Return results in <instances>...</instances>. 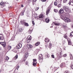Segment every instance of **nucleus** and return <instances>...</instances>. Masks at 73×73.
<instances>
[{
  "label": "nucleus",
  "mask_w": 73,
  "mask_h": 73,
  "mask_svg": "<svg viewBox=\"0 0 73 73\" xmlns=\"http://www.w3.org/2000/svg\"><path fill=\"white\" fill-rule=\"evenodd\" d=\"M67 1H68V0H63V2L64 3H66Z\"/></svg>",
  "instance_id": "nucleus-41"
},
{
  "label": "nucleus",
  "mask_w": 73,
  "mask_h": 73,
  "mask_svg": "<svg viewBox=\"0 0 73 73\" xmlns=\"http://www.w3.org/2000/svg\"><path fill=\"white\" fill-rule=\"evenodd\" d=\"M1 44L3 46L4 48L5 47V46H6V43L5 42H1Z\"/></svg>",
  "instance_id": "nucleus-6"
},
{
  "label": "nucleus",
  "mask_w": 73,
  "mask_h": 73,
  "mask_svg": "<svg viewBox=\"0 0 73 73\" xmlns=\"http://www.w3.org/2000/svg\"><path fill=\"white\" fill-rule=\"evenodd\" d=\"M15 58H16V59H17V58H18V55H16L15 57Z\"/></svg>",
  "instance_id": "nucleus-45"
},
{
  "label": "nucleus",
  "mask_w": 73,
  "mask_h": 73,
  "mask_svg": "<svg viewBox=\"0 0 73 73\" xmlns=\"http://www.w3.org/2000/svg\"><path fill=\"white\" fill-rule=\"evenodd\" d=\"M45 42H49V39H48L47 38H45Z\"/></svg>",
  "instance_id": "nucleus-17"
},
{
  "label": "nucleus",
  "mask_w": 73,
  "mask_h": 73,
  "mask_svg": "<svg viewBox=\"0 0 73 73\" xmlns=\"http://www.w3.org/2000/svg\"><path fill=\"white\" fill-rule=\"evenodd\" d=\"M45 20L46 23H49V19L48 18H46Z\"/></svg>",
  "instance_id": "nucleus-22"
},
{
  "label": "nucleus",
  "mask_w": 73,
  "mask_h": 73,
  "mask_svg": "<svg viewBox=\"0 0 73 73\" xmlns=\"http://www.w3.org/2000/svg\"><path fill=\"white\" fill-rule=\"evenodd\" d=\"M25 61H26V59H24L23 60V61H24V62H25Z\"/></svg>",
  "instance_id": "nucleus-57"
},
{
  "label": "nucleus",
  "mask_w": 73,
  "mask_h": 73,
  "mask_svg": "<svg viewBox=\"0 0 73 73\" xmlns=\"http://www.w3.org/2000/svg\"><path fill=\"white\" fill-rule=\"evenodd\" d=\"M62 50H61L60 52H59V56L60 57H62V56H63V54H62Z\"/></svg>",
  "instance_id": "nucleus-9"
},
{
  "label": "nucleus",
  "mask_w": 73,
  "mask_h": 73,
  "mask_svg": "<svg viewBox=\"0 0 73 73\" xmlns=\"http://www.w3.org/2000/svg\"><path fill=\"white\" fill-rule=\"evenodd\" d=\"M1 42H0V44H1Z\"/></svg>",
  "instance_id": "nucleus-61"
},
{
  "label": "nucleus",
  "mask_w": 73,
  "mask_h": 73,
  "mask_svg": "<svg viewBox=\"0 0 73 73\" xmlns=\"http://www.w3.org/2000/svg\"><path fill=\"white\" fill-rule=\"evenodd\" d=\"M65 66V64L64 63H62L60 65V67L61 68H63Z\"/></svg>",
  "instance_id": "nucleus-10"
},
{
  "label": "nucleus",
  "mask_w": 73,
  "mask_h": 73,
  "mask_svg": "<svg viewBox=\"0 0 73 73\" xmlns=\"http://www.w3.org/2000/svg\"><path fill=\"white\" fill-rule=\"evenodd\" d=\"M24 12H25V10H23V11L21 13H24Z\"/></svg>",
  "instance_id": "nucleus-55"
},
{
  "label": "nucleus",
  "mask_w": 73,
  "mask_h": 73,
  "mask_svg": "<svg viewBox=\"0 0 73 73\" xmlns=\"http://www.w3.org/2000/svg\"><path fill=\"white\" fill-rule=\"evenodd\" d=\"M39 9V7H36L35 8V11H37Z\"/></svg>",
  "instance_id": "nucleus-38"
},
{
  "label": "nucleus",
  "mask_w": 73,
  "mask_h": 73,
  "mask_svg": "<svg viewBox=\"0 0 73 73\" xmlns=\"http://www.w3.org/2000/svg\"><path fill=\"white\" fill-rule=\"evenodd\" d=\"M27 47L28 49H31V48H32V45L29 44H27Z\"/></svg>",
  "instance_id": "nucleus-11"
},
{
  "label": "nucleus",
  "mask_w": 73,
  "mask_h": 73,
  "mask_svg": "<svg viewBox=\"0 0 73 73\" xmlns=\"http://www.w3.org/2000/svg\"><path fill=\"white\" fill-rule=\"evenodd\" d=\"M64 12V9H61L60 10H59L58 13H63Z\"/></svg>",
  "instance_id": "nucleus-8"
},
{
  "label": "nucleus",
  "mask_w": 73,
  "mask_h": 73,
  "mask_svg": "<svg viewBox=\"0 0 73 73\" xmlns=\"http://www.w3.org/2000/svg\"><path fill=\"white\" fill-rule=\"evenodd\" d=\"M29 55H28V52H26L25 54V58H27L28 57Z\"/></svg>",
  "instance_id": "nucleus-13"
},
{
  "label": "nucleus",
  "mask_w": 73,
  "mask_h": 73,
  "mask_svg": "<svg viewBox=\"0 0 73 73\" xmlns=\"http://www.w3.org/2000/svg\"><path fill=\"white\" fill-rule=\"evenodd\" d=\"M25 64L26 65H28V62L27 61L25 62Z\"/></svg>",
  "instance_id": "nucleus-39"
},
{
  "label": "nucleus",
  "mask_w": 73,
  "mask_h": 73,
  "mask_svg": "<svg viewBox=\"0 0 73 73\" xmlns=\"http://www.w3.org/2000/svg\"><path fill=\"white\" fill-rule=\"evenodd\" d=\"M72 28H73V25H72Z\"/></svg>",
  "instance_id": "nucleus-62"
},
{
  "label": "nucleus",
  "mask_w": 73,
  "mask_h": 73,
  "mask_svg": "<svg viewBox=\"0 0 73 73\" xmlns=\"http://www.w3.org/2000/svg\"><path fill=\"white\" fill-rule=\"evenodd\" d=\"M67 56V55H66V54H64L63 56V57H66Z\"/></svg>",
  "instance_id": "nucleus-42"
},
{
  "label": "nucleus",
  "mask_w": 73,
  "mask_h": 73,
  "mask_svg": "<svg viewBox=\"0 0 73 73\" xmlns=\"http://www.w3.org/2000/svg\"><path fill=\"white\" fill-rule=\"evenodd\" d=\"M28 39L31 41L32 40V37L30 36L28 38Z\"/></svg>",
  "instance_id": "nucleus-37"
},
{
  "label": "nucleus",
  "mask_w": 73,
  "mask_h": 73,
  "mask_svg": "<svg viewBox=\"0 0 73 73\" xmlns=\"http://www.w3.org/2000/svg\"><path fill=\"white\" fill-rule=\"evenodd\" d=\"M37 1V0H33V2H36Z\"/></svg>",
  "instance_id": "nucleus-56"
},
{
  "label": "nucleus",
  "mask_w": 73,
  "mask_h": 73,
  "mask_svg": "<svg viewBox=\"0 0 73 73\" xmlns=\"http://www.w3.org/2000/svg\"><path fill=\"white\" fill-rule=\"evenodd\" d=\"M41 0L42 2H44H44L46 1V0Z\"/></svg>",
  "instance_id": "nucleus-51"
},
{
  "label": "nucleus",
  "mask_w": 73,
  "mask_h": 73,
  "mask_svg": "<svg viewBox=\"0 0 73 73\" xmlns=\"http://www.w3.org/2000/svg\"><path fill=\"white\" fill-rule=\"evenodd\" d=\"M21 7H24V5H21Z\"/></svg>",
  "instance_id": "nucleus-59"
},
{
  "label": "nucleus",
  "mask_w": 73,
  "mask_h": 73,
  "mask_svg": "<svg viewBox=\"0 0 73 73\" xmlns=\"http://www.w3.org/2000/svg\"><path fill=\"white\" fill-rule=\"evenodd\" d=\"M71 3H73V0H70L69 3H68V4L70 5L71 4Z\"/></svg>",
  "instance_id": "nucleus-24"
},
{
  "label": "nucleus",
  "mask_w": 73,
  "mask_h": 73,
  "mask_svg": "<svg viewBox=\"0 0 73 73\" xmlns=\"http://www.w3.org/2000/svg\"><path fill=\"white\" fill-rule=\"evenodd\" d=\"M44 15L42 14H40L39 17V19H42L44 17Z\"/></svg>",
  "instance_id": "nucleus-14"
},
{
  "label": "nucleus",
  "mask_w": 73,
  "mask_h": 73,
  "mask_svg": "<svg viewBox=\"0 0 73 73\" xmlns=\"http://www.w3.org/2000/svg\"><path fill=\"white\" fill-rule=\"evenodd\" d=\"M70 36L73 37V32H71V33H70Z\"/></svg>",
  "instance_id": "nucleus-27"
},
{
  "label": "nucleus",
  "mask_w": 73,
  "mask_h": 73,
  "mask_svg": "<svg viewBox=\"0 0 73 73\" xmlns=\"http://www.w3.org/2000/svg\"><path fill=\"white\" fill-rule=\"evenodd\" d=\"M30 42V40H29V39H28L27 41V43H29Z\"/></svg>",
  "instance_id": "nucleus-46"
},
{
  "label": "nucleus",
  "mask_w": 73,
  "mask_h": 73,
  "mask_svg": "<svg viewBox=\"0 0 73 73\" xmlns=\"http://www.w3.org/2000/svg\"><path fill=\"white\" fill-rule=\"evenodd\" d=\"M33 31V29H32V28H30L28 31V33L29 34H31Z\"/></svg>",
  "instance_id": "nucleus-7"
},
{
  "label": "nucleus",
  "mask_w": 73,
  "mask_h": 73,
  "mask_svg": "<svg viewBox=\"0 0 73 73\" xmlns=\"http://www.w3.org/2000/svg\"><path fill=\"white\" fill-rule=\"evenodd\" d=\"M34 21L35 20H34V19L32 20V23L33 25H35V23L34 22Z\"/></svg>",
  "instance_id": "nucleus-33"
},
{
  "label": "nucleus",
  "mask_w": 73,
  "mask_h": 73,
  "mask_svg": "<svg viewBox=\"0 0 73 73\" xmlns=\"http://www.w3.org/2000/svg\"><path fill=\"white\" fill-rule=\"evenodd\" d=\"M39 61L40 63H41L43 61V58H38Z\"/></svg>",
  "instance_id": "nucleus-12"
},
{
  "label": "nucleus",
  "mask_w": 73,
  "mask_h": 73,
  "mask_svg": "<svg viewBox=\"0 0 73 73\" xmlns=\"http://www.w3.org/2000/svg\"><path fill=\"white\" fill-rule=\"evenodd\" d=\"M22 46V44L21 43H19V44H18L17 45V49H20L21 48Z\"/></svg>",
  "instance_id": "nucleus-5"
},
{
  "label": "nucleus",
  "mask_w": 73,
  "mask_h": 73,
  "mask_svg": "<svg viewBox=\"0 0 73 73\" xmlns=\"http://www.w3.org/2000/svg\"><path fill=\"white\" fill-rule=\"evenodd\" d=\"M64 38H66V39L68 38V36H66V34L64 35Z\"/></svg>",
  "instance_id": "nucleus-26"
},
{
  "label": "nucleus",
  "mask_w": 73,
  "mask_h": 73,
  "mask_svg": "<svg viewBox=\"0 0 73 73\" xmlns=\"http://www.w3.org/2000/svg\"><path fill=\"white\" fill-rule=\"evenodd\" d=\"M4 36H1V40H4Z\"/></svg>",
  "instance_id": "nucleus-36"
},
{
  "label": "nucleus",
  "mask_w": 73,
  "mask_h": 73,
  "mask_svg": "<svg viewBox=\"0 0 73 73\" xmlns=\"http://www.w3.org/2000/svg\"><path fill=\"white\" fill-rule=\"evenodd\" d=\"M63 8L65 12L67 13H68V12H69L70 11V10L69 9V8L68 6H64Z\"/></svg>",
  "instance_id": "nucleus-1"
},
{
  "label": "nucleus",
  "mask_w": 73,
  "mask_h": 73,
  "mask_svg": "<svg viewBox=\"0 0 73 73\" xmlns=\"http://www.w3.org/2000/svg\"><path fill=\"white\" fill-rule=\"evenodd\" d=\"M46 57L49 58V55L48 54V53H45V54Z\"/></svg>",
  "instance_id": "nucleus-15"
},
{
  "label": "nucleus",
  "mask_w": 73,
  "mask_h": 73,
  "mask_svg": "<svg viewBox=\"0 0 73 73\" xmlns=\"http://www.w3.org/2000/svg\"><path fill=\"white\" fill-rule=\"evenodd\" d=\"M68 45H72V42L71 41H70L68 42Z\"/></svg>",
  "instance_id": "nucleus-34"
},
{
  "label": "nucleus",
  "mask_w": 73,
  "mask_h": 73,
  "mask_svg": "<svg viewBox=\"0 0 73 73\" xmlns=\"http://www.w3.org/2000/svg\"><path fill=\"white\" fill-rule=\"evenodd\" d=\"M19 68H20V66H17V68H16L18 70V69H19Z\"/></svg>",
  "instance_id": "nucleus-44"
},
{
  "label": "nucleus",
  "mask_w": 73,
  "mask_h": 73,
  "mask_svg": "<svg viewBox=\"0 0 73 73\" xmlns=\"http://www.w3.org/2000/svg\"><path fill=\"white\" fill-rule=\"evenodd\" d=\"M33 65L34 66H35L37 64V60L36 59H33Z\"/></svg>",
  "instance_id": "nucleus-3"
},
{
  "label": "nucleus",
  "mask_w": 73,
  "mask_h": 73,
  "mask_svg": "<svg viewBox=\"0 0 73 73\" xmlns=\"http://www.w3.org/2000/svg\"><path fill=\"white\" fill-rule=\"evenodd\" d=\"M21 15L22 16H23L24 15V13H21Z\"/></svg>",
  "instance_id": "nucleus-53"
},
{
  "label": "nucleus",
  "mask_w": 73,
  "mask_h": 73,
  "mask_svg": "<svg viewBox=\"0 0 73 73\" xmlns=\"http://www.w3.org/2000/svg\"><path fill=\"white\" fill-rule=\"evenodd\" d=\"M63 44H65V40H64L63 41Z\"/></svg>",
  "instance_id": "nucleus-50"
},
{
  "label": "nucleus",
  "mask_w": 73,
  "mask_h": 73,
  "mask_svg": "<svg viewBox=\"0 0 73 73\" xmlns=\"http://www.w3.org/2000/svg\"><path fill=\"white\" fill-rule=\"evenodd\" d=\"M63 27H64V28H65V27H66V26H65V25H63Z\"/></svg>",
  "instance_id": "nucleus-54"
},
{
  "label": "nucleus",
  "mask_w": 73,
  "mask_h": 73,
  "mask_svg": "<svg viewBox=\"0 0 73 73\" xmlns=\"http://www.w3.org/2000/svg\"><path fill=\"white\" fill-rule=\"evenodd\" d=\"M11 16H13V15H11Z\"/></svg>",
  "instance_id": "nucleus-63"
},
{
  "label": "nucleus",
  "mask_w": 73,
  "mask_h": 73,
  "mask_svg": "<svg viewBox=\"0 0 73 73\" xmlns=\"http://www.w3.org/2000/svg\"><path fill=\"white\" fill-rule=\"evenodd\" d=\"M67 41H68V42H69V41H70L71 40L70 39H69V38H67Z\"/></svg>",
  "instance_id": "nucleus-43"
},
{
  "label": "nucleus",
  "mask_w": 73,
  "mask_h": 73,
  "mask_svg": "<svg viewBox=\"0 0 73 73\" xmlns=\"http://www.w3.org/2000/svg\"><path fill=\"white\" fill-rule=\"evenodd\" d=\"M51 57L53 58H54V55L52 54L51 55Z\"/></svg>",
  "instance_id": "nucleus-47"
},
{
  "label": "nucleus",
  "mask_w": 73,
  "mask_h": 73,
  "mask_svg": "<svg viewBox=\"0 0 73 73\" xmlns=\"http://www.w3.org/2000/svg\"><path fill=\"white\" fill-rule=\"evenodd\" d=\"M64 21L66 23H69L70 21V20L68 18L65 17L64 18Z\"/></svg>",
  "instance_id": "nucleus-4"
},
{
  "label": "nucleus",
  "mask_w": 73,
  "mask_h": 73,
  "mask_svg": "<svg viewBox=\"0 0 73 73\" xmlns=\"http://www.w3.org/2000/svg\"><path fill=\"white\" fill-rule=\"evenodd\" d=\"M23 28L22 27H21L19 29V32H23Z\"/></svg>",
  "instance_id": "nucleus-16"
},
{
  "label": "nucleus",
  "mask_w": 73,
  "mask_h": 73,
  "mask_svg": "<svg viewBox=\"0 0 73 73\" xmlns=\"http://www.w3.org/2000/svg\"><path fill=\"white\" fill-rule=\"evenodd\" d=\"M40 44V42H38L35 43V46H38Z\"/></svg>",
  "instance_id": "nucleus-23"
},
{
  "label": "nucleus",
  "mask_w": 73,
  "mask_h": 73,
  "mask_svg": "<svg viewBox=\"0 0 73 73\" xmlns=\"http://www.w3.org/2000/svg\"><path fill=\"white\" fill-rule=\"evenodd\" d=\"M60 17H61V19H62V18H63V17H63V16H62V15H61L60 16Z\"/></svg>",
  "instance_id": "nucleus-52"
},
{
  "label": "nucleus",
  "mask_w": 73,
  "mask_h": 73,
  "mask_svg": "<svg viewBox=\"0 0 73 73\" xmlns=\"http://www.w3.org/2000/svg\"><path fill=\"white\" fill-rule=\"evenodd\" d=\"M2 50V48L0 47V51H1V50Z\"/></svg>",
  "instance_id": "nucleus-58"
},
{
  "label": "nucleus",
  "mask_w": 73,
  "mask_h": 73,
  "mask_svg": "<svg viewBox=\"0 0 73 73\" xmlns=\"http://www.w3.org/2000/svg\"><path fill=\"white\" fill-rule=\"evenodd\" d=\"M51 46H52V44H51V43H50L49 45L48 46V47L49 48H50V49Z\"/></svg>",
  "instance_id": "nucleus-32"
},
{
  "label": "nucleus",
  "mask_w": 73,
  "mask_h": 73,
  "mask_svg": "<svg viewBox=\"0 0 73 73\" xmlns=\"http://www.w3.org/2000/svg\"><path fill=\"white\" fill-rule=\"evenodd\" d=\"M57 7H58V8H60L61 7V6H62V5L60 4V3L58 4V5L56 6Z\"/></svg>",
  "instance_id": "nucleus-21"
},
{
  "label": "nucleus",
  "mask_w": 73,
  "mask_h": 73,
  "mask_svg": "<svg viewBox=\"0 0 73 73\" xmlns=\"http://www.w3.org/2000/svg\"><path fill=\"white\" fill-rule=\"evenodd\" d=\"M64 73H70V71H69L68 70H66L64 72Z\"/></svg>",
  "instance_id": "nucleus-28"
},
{
  "label": "nucleus",
  "mask_w": 73,
  "mask_h": 73,
  "mask_svg": "<svg viewBox=\"0 0 73 73\" xmlns=\"http://www.w3.org/2000/svg\"><path fill=\"white\" fill-rule=\"evenodd\" d=\"M20 23H21V24L22 25H24L25 26H26V27H28L29 25L28 23L25 22L24 20L21 21H20Z\"/></svg>",
  "instance_id": "nucleus-2"
},
{
  "label": "nucleus",
  "mask_w": 73,
  "mask_h": 73,
  "mask_svg": "<svg viewBox=\"0 0 73 73\" xmlns=\"http://www.w3.org/2000/svg\"><path fill=\"white\" fill-rule=\"evenodd\" d=\"M9 59V58L8 56H7V57H5V60L7 61H8Z\"/></svg>",
  "instance_id": "nucleus-25"
},
{
  "label": "nucleus",
  "mask_w": 73,
  "mask_h": 73,
  "mask_svg": "<svg viewBox=\"0 0 73 73\" xmlns=\"http://www.w3.org/2000/svg\"><path fill=\"white\" fill-rule=\"evenodd\" d=\"M55 1L56 3L57 2L58 3L60 4V0H56Z\"/></svg>",
  "instance_id": "nucleus-29"
},
{
  "label": "nucleus",
  "mask_w": 73,
  "mask_h": 73,
  "mask_svg": "<svg viewBox=\"0 0 73 73\" xmlns=\"http://www.w3.org/2000/svg\"><path fill=\"white\" fill-rule=\"evenodd\" d=\"M0 4L1 5L3 6V5H5V3L3 2H1L0 3Z\"/></svg>",
  "instance_id": "nucleus-20"
},
{
  "label": "nucleus",
  "mask_w": 73,
  "mask_h": 73,
  "mask_svg": "<svg viewBox=\"0 0 73 73\" xmlns=\"http://www.w3.org/2000/svg\"><path fill=\"white\" fill-rule=\"evenodd\" d=\"M39 58H43V57H42V54H40L39 55Z\"/></svg>",
  "instance_id": "nucleus-31"
},
{
  "label": "nucleus",
  "mask_w": 73,
  "mask_h": 73,
  "mask_svg": "<svg viewBox=\"0 0 73 73\" xmlns=\"http://www.w3.org/2000/svg\"><path fill=\"white\" fill-rule=\"evenodd\" d=\"M54 25L56 26H59V25H60V23L55 22L54 23Z\"/></svg>",
  "instance_id": "nucleus-19"
},
{
  "label": "nucleus",
  "mask_w": 73,
  "mask_h": 73,
  "mask_svg": "<svg viewBox=\"0 0 73 73\" xmlns=\"http://www.w3.org/2000/svg\"><path fill=\"white\" fill-rule=\"evenodd\" d=\"M0 40H1V36H0Z\"/></svg>",
  "instance_id": "nucleus-60"
},
{
  "label": "nucleus",
  "mask_w": 73,
  "mask_h": 73,
  "mask_svg": "<svg viewBox=\"0 0 73 73\" xmlns=\"http://www.w3.org/2000/svg\"><path fill=\"white\" fill-rule=\"evenodd\" d=\"M50 11V9H48L46 11V15H47L48 16V15L49 13V12Z\"/></svg>",
  "instance_id": "nucleus-18"
},
{
  "label": "nucleus",
  "mask_w": 73,
  "mask_h": 73,
  "mask_svg": "<svg viewBox=\"0 0 73 73\" xmlns=\"http://www.w3.org/2000/svg\"><path fill=\"white\" fill-rule=\"evenodd\" d=\"M11 48H12V47H11V46H8V49H9V50H10V49H11Z\"/></svg>",
  "instance_id": "nucleus-35"
},
{
  "label": "nucleus",
  "mask_w": 73,
  "mask_h": 73,
  "mask_svg": "<svg viewBox=\"0 0 73 73\" xmlns=\"http://www.w3.org/2000/svg\"><path fill=\"white\" fill-rule=\"evenodd\" d=\"M54 11L55 12H58V10L56 9H54Z\"/></svg>",
  "instance_id": "nucleus-40"
},
{
  "label": "nucleus",
  "mask_w": 73,
  "mask_h": 73,
  "mask_svg": "<svg viewBox=\"0 0 73 73\" xmlns=\"http://www.w3.org/2000/svg\"><path fill=\"white\" fill-rule=\"evenodd\" d=\"M54 69L55 70H57V68L56 67H54Z\"/></svg>",
  "instance_id": "nucleus-49"
},
{
  "label": "nucleus",
  "mask_w": 73,
  "mask_h": 73,
  "mask_svg": "<svg viewBox=\"0 0 73 73\" xmlns=\"http://www.w3.org/2000/svg\"><path fill=\"white\" fill-rule=\"evenodd\" d=\"M58 4V3H57V2H56V1L54 2V5H55V6H57V5Z\"/></svg>",
  "instance_id": "nucleus-30"
},
{
  "label": "nucleus",
  "mask_w": 73,
  "mask_h": 73,
  "mask_svg": "<svg viewBox=\"0 0 73 73\" xmlns=\"http://www.w3.org/2000/svg\"><path fill=\"white\" fill-rule=\"evenodd\" d=\"M71 67L72 69H73V65H71Z\"/></svg>",
  "instance_id": "nucleus-48"
},
{
  "label": "nucleus",
  "mask_w": 73,
  "mask_h": 73,
  "mask_svg": "<svg viewBox=\"0 0 73 73\" xmlns=\"http://www.w3.org/2000/svg\"><path fill=\"white\" fill-rule=\"evenodd\" d=\"M0 35H1V34H0Z\"/></svg>",
  "instance_id": "nucleus-64"
}]
</instances>
